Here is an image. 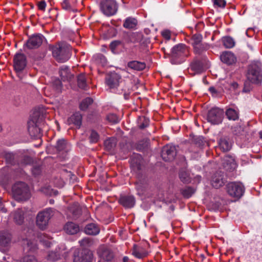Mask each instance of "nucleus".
Segmentation results:
<instances>
[{
    "label": "nucleus",
    "mask_w": 262,
    "mask_h": 262,
    "mask_svg": "<svg viewBox=\"0 0 262 262\" xmlns=\"http://www.w3.org/2000/svg\"><path fill=\"white\" fill-rule=\"evenodd\" d=\"M137 24V20L132 17L127 18L123 24V27L126 29H133L135 28Z\"/></svg>",
    "instance_id": "2f4dec72"
},
{
    "label": "nucleus",
    "mask_w": 262,
    "mask_h": 262,
    "mask_svg": "<svg viewBox=\"0 0 262 262\" xmlns=\"http://www.w3.org/2000/svg\"><path fill=\"white\" fill-rule=\"evenodd\" d=\"M209 48V45L206 43L201 42L199 45L193 47L194 52L195 54L200 55L203 52L207 50Z\"/></svg>",
    "instance_id": "c756f323"
},
{
    "label": "nucleus",
    "mask_w": 262,
    "mask_h": 262,
    "mask_svg": "<svg viewBox=\"0 0 262 262\" xmlns=\"http://www.w3.org/2000/svg\"><path fill=\"white\" fill-rule=\"evenodd\" d=\"M181 193L185 198H190L195 192V190L191 187H186L181 190Z\"/></svg>",
    "instance_id": "ea45409f"
},
{
    "label": "nucleus",
    "mask_w": 262,
    "mask_h": 262,
    "mask_svg": "<svg viewBox=\"0 0 262 262\" xmlns=\"http://www.w3.org/2000/svg\"><path fill=\"white\" fill-rule=\"evenodd\" d=\"M209 91L213 94H217V91L214 87H210L209 89Z\"/></svg>",
    "instance_id": "338daca9"
},
{
    "label": "nucleus",
    "mask_w": 262,
    "mask_h": 262,
    "mask_svg": "<svg viewBox=\"0 0 262 262\" xmlns=\"http://www.w3.org/2000/svg\"><path fill=\"white\" fill-rule=\"evenodd\" d=\"M53 57L59 62H64L71 57V46L64 42H59L55 46H50Z\"/></svg>",
    "instance_id": "7ed1b4c3"
},
{
    "label": "nucleus",
    "mask_w": 262,
    "mask_h": 262,
    "mask_svg": "<svg viewBox=\"0 0 262 262\" xmlns=\"http://www.w3.org/2000/svg\"><path fill=\"white\" fill-rule=\"evenodd\" d=\"M219 145L220 148L224 152L230 150L232 147L231 142L227 138H221L219 141Z\"/></svg>",
    "instance_id": "a878e982"
},
{
    "label": "nucleus",
    "mask_w": 262,
    "mask_h": 262,
    "mask_svg": "<svg viewBox=\"0 0 262 262\" xmlns=\"http://www.w3.org/2000/svg\"><path fill=\"white\" fill-rule=\"evenodd\" d=\"M59 74L63 81H70L73 77V74L70 72L68 67L62 66L60 68Z\"/></svg>",
    "instance_id": "412c9836"
},
{
    "label": "nucleus",
    "mask_w": 262,
    "mask_h": 262,
    "mask_svg": "<svg viewBox=\"0 0 262 262\" xmlns=\"http://www.w3.org/2000/svg\"><path fill=\"white\" fill-rule=\"evenodd\" d=\"M68 215L73 218L77 217L81 214V209L78 203L75 202L68 208Z\"/></svg>",
    "instance_id": "6ab92c4d"
},
{
    "label": "nucleus",
    "mask_w": 262,
    "mask_h": 262,
    "mask_svg": "<svg viewBox=\"0 0 262 262\" xmlns=\"http://www.w3.org/2000/svg\"><path fill=\"white\" fill-rule=\"evenodd\" d=\"M38 239L39 242L42 244L44 246L46 247H49L51 245V242L49 239L46 237L43 234H40L38 237Z\"/></svg>",
    "instance_id": "8fccbe9b"
},
{
    "label": "nucleus",
    "mask_w": 262,
    "mask_h": 262,
    "mask_svg": "<svg viewBox=\"0 0 262 262\" xmlns=\"http://www.w3.org/2000/svg\"><path fill=\"white\" fill-rule=\"evenodd\" d=\"M149 120L145 117H141L138 121L139 127L140 129H144L149 125Z\"/></svg>",
    "instance_id": "a18cd8bd"
},
{
    "label": "nucleus",
    "mask_w": 262,
    "mask_h": 262,
    "mask_svg": "<svg viewBox=\"0 0 262 262\" xmlns=\"http://www.w3.org/2000/svg\"><path fill=\"white\" fill-rule=\"evenodd\" d=\"M192 143L198 147L202 148L206 143L204 139L201 136L194 137L191 141Z\"/></svg>",
    "instance_id": "a19ab883"
},
{
    "label": "nucleus",
    "mask_w": 262,
    "mask_h": 262,
    "mask_svg": "<svg viewBox=\"0 0 262 262\" xmlns=\"http://www.w3.org/2000/svg\"><path fill=\"white\" fill-rule=\"evenodd\" d=\"M24 219V214L21 210H18L14 213V220L17 224H21L23 223Z\"/></svg>",
    "instance_id": "c03bdc74"
},
{
    "label": "nucleus",
    "mask_w": 262,
    "mask_h": 262,
    "mask_svg": "<svg viewBox=\"0 0 262 262\" xmlns=\"http://www.w3.org/2000/svg\"><path fill=\"white\" fill-rule=\"evenodd\" d=\"M221 61L228 65L232 64L236 61L235 55L230 51H225L220 56Z\"/></svg>",
    "instance_id": "f3484780"
},
{
    "label": "nucleus",
    "mask_w": 262,
    "mask_h": 262,
    "mask_svg": "<svg viewBox=\"0 0 262 262\" xmlns=\"http://www.w3.org/2000/svg\"><path fill=\"white\" fill-rule=\"evenodd\" d=\"M55 210L48 208L39 211L36 216V225L41 230L45 229L48 226L50 220L53 216Z\"/></svg>",
    "instance_id": "423d86ee"
},
{
    "label": "nucleus",
    "mask_w": 262,
    "mask_h": 262,
    "mask_svg": "<svg viewBox=\"0 0 262 262\" xmlns=\"http://www.w3.org/2000/svg\"><path fill=\"white\" fill-rule=\"evenodd\" d=\"M171 55L173 58H181L183 59L184 57H187L189 55V50L185 45L180 43L174 46L172 48Z\"/></svg>",
    "instance_id": "9b49d317"
},
{
    "label": "nucleus",
    "mask_w": 262,
    "mask_h": 262,
    "mask_svg": "<svg viewBox=\"0 0 262 262\" xmlns=\"http://www.w3.org/2000/svg\"><path fill=\"white\" fill-rule=\"evenodd\" d=\"M119 203L125 209L133 208L136 204V199L133 195H121L119 200Z\"/></svg>",
    "instance_id": "2eb2a0df"
},
{
    "label": "nucleus",
    "mask_w": 262,
    "mask_h": 262,
    "mask_svg": "<svg viewBox=\"0 0 262 262\" xmlns=\"http://www.w3.org/2000/svg\"><path fill=\"white\" fill-rule=\"evenodd\" d=\"M93 102V100L91 98L87 97L81 101L79 108L82 111H85Z\"/></svg>",
    "instance_id": "4c0bfd02"
},
{
    "label": "nucleus",
    "mask_w": 262,
    "mask_h": 262,
    "mask_svg": "<svg viewBox=\"0 0 262 262\" xmlns=\"http://www.w3.org/2000/svg\"><path fill=\"white\" fill-rule=\"evenodd\" d=\"M82 118L81 114L79 112H76L68 119L67 121L69 124H73L79 128L81 125Z\"/></svg>",
    "instance_id": "5701e85b"
},
{
    "label": "nucleus",
    "mask_w": 262,
    "mask_h": 262,
    "mask_svg": "<svg viewBox=\"0 0 262 262\" xmlns=\"http://www.w3.org/2000/svg\"><path fill=\"white\" fill-rule=\"evenodd\" d=\"M99 138L98 134L95 130H91L89 139L91 143L97 142Z\"/></svg>",
    "instance_id": "603ef678"
},
{
    "label": "nucleus",
    "mask_w": 262,
    "mask_h": 262,
    "mask_svg": "<svg viewBox=\"0 0 262 262\" xmlns=\"http://www.w3.org/2000/svg\"><path fill=\"white\" fill-rule=\"evenodd\" d=\"M127 67L134 70L142 71L145 68L146 65L143 62L134 60L128 62L127 63Z\"/></svg>",
    "instance_id": "bb28decb"
},
{
    "label": "nucleus",
    "mask_w": 262,
    "mask_h": 262,
    "mask_svg": "<svg viewBox=\"0 0 262 262\" xmlns=\"http://www.w3.org/2000/svg\"><path fill=\"white\" fill-rule=\"evenodd\" d=\"M20 262H37L35 257L33 255L25 256Z\"/></svg>",
    "instance_id": "13d9d810"
},
{
    "label": "nucleus",
    "mask_w": 262,
    "mask_h": 262,
    "mask_svg": "<svg viewBox=\"0 0 262 262\" xmlns=\"http://www.w3.org/2000/svg\"><path fill=\"white\" fill-rule=\"evenodd\" d=\"M177 155V149L175 146L166 145L164 146L161 151V157L165 161H172Z\"/></svg>",
    "instance_id": "ddd939ff"
},
{
    "label": "nucleus",
    "mask_w": 262,
    "mask_h": 262,
    "mask_svg": "<svg viewBox=\"0 0 262 262\" xmlns=\"http://www.w3.org/2000/svg\"><path fill=\"white\" fill-rule=\"evenodd\" d=\"M179 178L181 181L184 183H188L190 182L189 174L184 170H182L180 171Z\"/></svg>",
    "instance_id": "37998d69"
},
{
    "label": "nucleus",
    "mask_w": 262,
    "mask_h": 262,
    "mask_svg": "<svg viewBox=\"0 0 262 262\" xmlns=\"http://www.w3.org/2000/svg\"><path fill=\"white\" fill-rule=\"evenodd\" d=\"M68 146L67 141L63 139H59L56 143L55 147L58 151H66Z\"/></svg>",
    "instance_id": "72a5a7b5"
},
{
    "label": "nucleus",
    "mask_w": 262,
    "mask_h": 262,
    "mask_svg": "<svg viewBox=\"0 0 262 262\" xmlns=\"http://www.w3.org/2000/svg\"><path fill=\"white\" fill-rule=\"evenodd\" d=\"M64 230L67 234L73 235L79 231V227L73 222H68L64 226Z\"/></svg>",
    "instance_id": "b1692460"
},
{
    "label": "nucleus",
    "mask_w": 262,
    "mask_h": 262,
    "mask_svg": "<svg viewBox=\"0 0 262 262\" xmlns=\"http://www.w3.org/2000/svg\"><path fill=\"white\" fill-rule=\"evenodd\" d=\"M227 191L232 197L240 198L244 194L245 188L243 184L239 182H231L227 184Z\"/></svg>",
    "instance_id": "0eeeda50"
},
{
    "label": "nucleus",
    "mask_w": 262,
    "mask_h": 262,
    "mask_svg": "<svg viewBox=\"0 0 262 262\" xmlns=\"http://www.w3.org/2000/svg\"><path fill=\"white\" fill-rule=\"evenodd\" d=\"M100 8L102 12L106 16L115 14L118 10V5L114 0H103L101 2Z\"/></svg>",
    "instance_id": "6e6552de"
},
{
    "label": "nucleus",
    "mask_w": 262,
    "mask_h": 262,
    "mask_svg": "<svg viewBox=\"0 0 262 262\" xmlns=\"http://www.w3.org/2000/svg\"><path fill=\"white\" fill-rule=\"evenodd\" d=\"M61 255L59 250L51 251L48 255V259L51 261H56L60 258Z\"/></svg>",
    "instance_id": "e433bc0d"
},
{
    "label": "nucleus",
    "mask_w": 262,
    "mask_h": 262,
    "mask_svg": "<svg viewBox=\"0 0 262 262\" xmlns=\"http://www.w3.org/2000/svg\"><path fill=\"white\" fill-rule=\"evenodd\" d=\"M229 162H230V163H229V166H228V163L227 162H226V163H224V167L226 170L231 171L235 169V163L234 160L232 158H231L230 159Z\"/></svg>",
    "instance_id": "3c124183"
},
{
    "label": "nucleus",
    "mask_w": 262,
    "mask_h": 262,
    "mask_svg": "<svg viewBox=\"0 0 262 262\" xmlns=\"http://www.w3.org/2000/svg\"><path fill=\"white\" fill-rule=\"evenodd\" d=\"M120 78L119 75L116 73H114L106 77L105 82L110 88H114L118 85Z\"/></svg>",
    "instance_id": "a211bd4d"
},
{
    "label": "nucleus",
    "mask_w": 262,
    "mask_h": 262,
    "mask_svg": "<svg viewBox=\"0 0 262 262\" xmlns=\"http://www.w3.org/2000/svg\"><path fill=\"white\" fill-rule=\"evenodd\" d=\"M14 68L17 73L21 72L27 65L26 56L22 53H17L14 57Z\"/></svg>",
    "instance_id": "4468645a"
},
{
    "label": "nucleus",
    "mask_w": 262,
    "mask_h": 262,
    "mask_svg": "<svg viewBox=\"0 0 262 262\" xmlns=\"http://www.w3.org/2000/svg\"><path fill=\"white\" fill-rule=\"evenodd\" d=\"M32 174L34 176H39L41 172V168L40 166L39 165H35L33 167L32 169Z\"/></svg>",
    "instance_id": "6e6d98bb"
},
{
    "label": "nucleus",
    "mask_w": 262,
    "mask_h": 262,
    "mask_svg": "<svg viewBox=\"0 0 262 262\" xmlns=\"http://www.w3.org/2000/svg\"><path fill=\"white\" fill-rule=\"evenodd\" d=\"M213 2L214 5L221 8H224L226 4L225 0H213Z\"/></svg>",
    "instance_id": "bf43d9fd"
},
{
    "label": "nucleus",
    "mask_w": 262,
    "mask_h": 262,
    "mask_svg": "<svg viewBox=\"0 0 262 262\" xmlns=\"http://www.w3.org/2000/svg\"><path fill=\"white\" fill-rule=\"evenodd\" d=\"M105 148L108 150L113 149L117 144V139L115 138H110L104 141Z\"/></svg>",
    "instance_id": "7c9ffc66"
},
{
    "label": "nucleus",
    "mask_w": 262,
    "mask_h": 262,
    "mask_svg": "<svg viewBox=\"0 0 262 262\" xmlns=\"http://www.w3.org/2000/svg\"><path fill=\"white\" fill-rule=\"evenodd\" d=\"M250 81H246L244 83V87L243 89V92L245 93H248L251 90Z\"/></svg>",
    "instance_id": "052dcab7"
},
{
    "label": "nucleus",
    "mask_w": 262,
    "mask_h": 262,
    "mask_svg": "<svg viewBox=\"0 0 262 262\" xmlns=\"http://www.w3.org/2000/svg\"><path fill=\"white\" fill-rule=\"evenodd\" d=\"M222 41L226 48H232L235 46V41L234 39L230 36L223 37Z\"/></svg>",
    "instance_id": "f704fd0d"
},
{
    "label": "nucleus",
    "mask_w": 262,
    "mask_h": 262,
    "mask_svg": "<svg viewBox=\"0 0 262 262\" xmlns=\"http://www.w3.org/2000/svg\"><path fill=\"white\" fill-rule=\"evenodd\" d=\"M100 232L99 227L94 223L88 224L84 228V232L86 234L96 235Z\"/></svg>",
    "instance_id": "393cba45"
},
{
    "label": "nucleus",
    "mask_w": 262,
    "mask_h": 262,
    "mask_svg": "<svg viewBox=\"0 0 262 262\" xmlns=\"http://www.w3.org/2000/svg\"><path fill=\"white\" fill-rule=\"evenodd\" d=\"M99 254L103 259L107 261H111L114 257L113 251L106 248H102L99 251Z\"/></svg>",
    "instance_id": "4be33fe9"
},
{
    "label": "nucleus",
    "mask_w": 262,
    "mask_h": 262,
    "mask_svg": "<svg viewBox=\"0 0 262 262\" xmlns=\"http://www.w3.org/2000/svg\"><path fill=\"white\" fill-rule=\"evenodd\" d=\"M4 157L7 163L11 165L15 164L16 156L14 154L10 152H4Z\"/></svg>",
    "instance_id": "473e14b6"
},
{
    "label": "nucleus",
    "mask_w": 262,
    "mask_h": 262,
    "mask_svg": "<svg viewBox=\"0 0 262 262\" xmlns=\"http://www.w3.org/2000/svg\"><path fill=\"white\" fill-rule=\"evenodd\" d=\"M224 112L219 108H212L209 111L207 120L212 124H219L222 122Z\"/></svg>",
    "instance_id": "1a4fd4ad"
},
{
    "label": "nucleus",
    "mask_w": 262,
    "mask_h": 262,
    "mask_svg": "<svg viewBox=\"0 0 262 262\" xmlns=\"http://www.w3.org/2000/svg\"><path fill=\"white\" fill-rule=\"evenodd\" d=\"M33 162L32 158L28 156H24L20 161L21 165H27L31 164Z\"/></svg>",
    "instance_id": "864d4df0"
},
{
    "label": "nucleus",
    "mask_w": 262,
    "mask_h": 262,
    "mask_svg": "<svg viewBox=\"0 0 262 262\" xmlns=\"http://www.w3.org/2000/svg\"><path fill=\"white\" fill-rule=\"evenodd\" d=\"M191 69L195 73H201L204 70V64L200 60H196L191 64Z\"/></svg>",
    "instance_id": "cd10ccee"
},
{
    "label": "nucleus",
    "mask_w": 262,
    "mask_h": 262,
    "mask_svg": "<svg viewBox=\"0 0 262 262\" xmlns=\"http://www.w3.org/2000/svg\"><path fill=\"white\" fill-rule=\"evenodd\" d=\"M24 244H26V248L28 251H34L37 249L36 243L26 239L24 241Z\"/></svg>",
    "instance_id": "49530a36"
},
{
    "label": "nucleus",
    "mask_w": 262,
    "mask_h": 262,
    "mask_svg": "<svg viewBox=\"0 0 262 262\" xmlns=\"http://www.w3.org/2000/svg\"><path fill=\"white\" fill-rule=\"evenodd\" d=\"M247 78L251 83L259 84L262 81L261 64L260 62L251 63L248 68Z\"/></svg>",
    "instance_id": "20e7f679"
},
{
    "label": "nucleus",
    "mask_w": 262,
    "mask_h": 262,
    "mask_svg": "<svg viewBox=\"0 0 262 262\" xmlns=\"http://www.w3.org/2000/svg\"><path fill=\"white\" fill-rule=\"evenodd\" d=\"M162 36L167 40H169L170 38V32L169 30H166L162 32Z\"/></svg>",
    "instance_id": "e2e57ef3"
},
{
    "label": "nucleus",
    "mask_w": 262,
    "mask_h": 262,
    "mask_svg": "<svg viewBox=\"0 0 262 262\" xmlns=\"http://www.w3.org/2000/svg\"><path fill=\"white\" fill-rule=\"evenodd\" d=\"M226 115L229 120H236L238 118L237 113L232 108L228 109L226 111Z\"/></svg>",
    "instance_id": "79ce46f5"
},
{
    "label": "nucleus",
    "mask_w": 262,
    "mask_h": 262,
    "mask_svg": "<svg viewBox=\"0 0 262 262\" xmlns=\"http://www.w3.org/2000/svg\"><path fill=\"white\" fill-rule=\"evenodd\" d=\"M61 6L63 9L68 11H76L77 10L73 8L72 5L70 4L69 0H64L61 3Z\"/></svg>",
    "instance_id": "de8ad7c7"
},
{
    "label": "nucleus",
    "mask_w": 262,
    "mask_h": 262,
    "mask_svg": "<svg viewBox=\"0 0 262 262\" xmlns=\"http://www.w3.org/2000/svg\"><path fill=\"white\" fill-rule=\"evenodd\" d=\"M80 245L82 247H90L93 244V241L91 238L85 237L79 241Z\"/></svg>",
    "instance_id": "09e8293b"
},
{
    "label": "nucleus",
    "mask_w": 262,
    "mask_h": 262,
    "mask_svg": "<svg viewBox=\"0 0 262 262\" xmlns=\"http://www.w3.org/2000/svg\"><path fill=\"white\" fill-rule=\"evenodd\" d=\"M13 195L17 201H26L30 197V191L27 184L24 182H18L12 187Z\"/></svg>",
    "instance_id": "39448f33"
},
{
    "label": "nucleus",
    "mask_w": 262,
    "mask_h": 262,
    "mask_svg": "<svg viewBox=\"0 0 262 262\" xmlns=\"http://www.w3.org/2000/svg\"><path fill=\"white\" fill-rule=\"evenodd\" d=\"M107 120L113 123H117L119 121V117L114 114H108L106 117Z\"/></svg>",
    "instance_id": "5fc2aeb1"
},
{
    "label": "nucleus",
    "mask_w": 262,
    "mask_h": 262,
    "mask_svg": "<svg viewBox=\"0 0 262 262\" xmlns=\"http://www.w3.org/2000/svg\"><path fill=\"white\" fill-rule=\"evenodd\" d=\"M92 252L88 249L76 250L73 254V262H91Z\"/></svg>",
    "instance_id": "9d476101"
},
{
    "label": "nucleus",
    "mask_w": 262,
    "mask_h": 262,
    "mask_svg": "<svg viewBox=\"0 0 262 262\" xmlns=\"http://www.w3.org/2000/svg\"><path fill=\"white\" fill-rule=\"evenodd\" d=\"M130 165L134 170L140 172L143 168V159L138 154H133L130 158ZM137 180L135 182L136 189L138 194H143L148 187V180L145 174L140 172L137 174Z\"/></svg>",
    "instance_id": "f257e3e1"
},
{
    "label": "nucleus",
    "mask_w": 262,
    "mask_h": 262,
    "mask_svg": "<svg viewBox=\"0 0 262 262\" xmlns=\"http://www.w3.org/2000/svg\"><path fill=\"white\" fill-rule=\"evenodd\" d=\"M38 8L42 11H44L46 8V3L45 1H41L38 3Z\"/></svg>",
    "instance_id": "0e129e2a"
},
{
    "label": "nucleus",
    "mask_w": 262,
    "mask_h": 262,
    "mask_svg": "<svg viewBox=\"0 0 262 262\" xmlns=\"http://www.w3.org/2000/svg\"><path fill=\"white\" fill-rule=\"evenodd\" d=\"M226 181L224 173L221 171H216L213 176L211 184L213 187L218 188L222 186Z\"/></svg>",
    "instance_id": "dca6fc26"
},
{
    "label": "nucleus",
    "mask_w": 262,
    "mask_h": 262,
    "mask_svg": "<svg viewBox=\"0 0 262 262\" xmlns=\"http://www.w3.org/2000/svg\"><path fill=\"white\" fill-rule=\"evenodd\" d=\"M121 42L119 40H114L110 45V48L113 52H115L116 48L121 44Z\"/></svg>",
    "instance_id": "4d7b16f0"
},
{
    "label": "nucleus",
    "mask_w": 262,
    "mask_h": 262,
    "mask_svg": "<svg viewBox=\"0 0 262 262\" xmlns=\"http://www.w3.org/2000/svg\"><path fill=\"white\" fill-rule=\"evenodd\" d=\"M77 83L79 88L86 90L88 86L84 74H80L77 77Z\"/></svg>",
    "instance_id": "c9c22d12"
},
{
    "label": "nucleus",
    "mask_w": 262,
    "mask_h": 262,
    "mask_svg": "<svg viewBox=\"0 0 262 262\" xmlns=\"http://www.w3.org/2000/svg\"><path fill=\"white\" fill-rule=\"evenodd\" d=\"M41 191L46 195L52 194V189L50 187H45L41 188Z\"/></svg>",
    "instance_id": "680f3d73"
},
{
    "label": "nucleus",
    "mask_w": 262,
    "mask_h": 262,
    "mask_svg": "<svg viewBox=\"0 0 262 262\" xmlns=\"http://www.w3.org/2000/svg\"><path fill=\"white\" fill-rule=\"evenodd\" d=\"M129 261V258L127 256H124L123 258V262H128Z\"/></svg>",
    "instance_id": "774afa93"
},
{
    "label": "nucleus",
    "mask_w": 262,
    "mask_h": 262,
    "mask_svg": "<svg viewBox=\"0 0 262 262\" xmlns=\"http://www.w3.org/2000/svg\"><path fill=\"white\" fill-rule=\"evenodd\" d=\"M44 36L41 34H35L30 36L25 43L29 49H35L39 48L42 43Z\"/></svg>",
    "instance_id": "f8f14e48"
},
{
    "label": "nucleus",
    "mask_w": 262,
    "mask_h": 262,
    "mask_svg": "<svg viewBox=\"0 0 262 262\" xmlns=\"http://www.w3.org/2000/svg\"><path fill=\"white\" fill-rule=\"evenodd\" d=\"M202 36L200 34H195L193 35L191 38V44L194 47L202 42Z\"/></svg>",
    "instance_id": "58836bf2"
},
{
    "label": "nucleus",
    "mask_w": 262,
    "mask_h": 262,
    "mask_svg": "<svg viewBox=\"0 0 262 262\" xmlns=\"http://www.w3.org/2000/svg\"><path fill=\"white\" fill-rule=\"evenodd\" d=\"M147 252L145 249L142 247L134 245L132 254L137 258H143L147 255Z\"/></svg>",
    "instance_id": "aec40b11"
},
{
    "label": "nucleus",
    "mask_w": 262,
    "mask_h": 262,
    "mask_svg": "<svg viewBox=\"0 0 262 262\" xmlns=\"http://www.w3.org/2000/svg\"><path fill=\"white\" fill-rule=\"evenodd\" d=\"M0 211L6 212V209L4 208L3 203L2 202V199L0 198Z\"/></svg>",
    "instance_id": "69168bd1"
},
{
    "label": "nucleus",
    "mask_w": 262,
    "mask_h": 262,
    "mask_svg": "<svg viewBox=\"0 0 262 262\" xmlns=\"http://www.w3.org/2000/svg\"><path fill=\"white\" fill-rule=\"evenodd\" d=\"M45 115V111L42 108L34 110L28 122V130L31 137L39 138L41 136Z\"/></svg>",
    "instance_id": "f03ea898"
},
{
    "label": "nucleus",
    "mask_w": 262,
    "mask_h": 262,
    "mask_svg": "<svg viewBox=\"0 0 262 262\" xmlns=\"http://www.w3.org/2000/svg\"><path fill=\"white\" fill-rule=\"evenodd\" d=\"M11 237L10 233L4 232L0 234V245L7 246L11 241Z\"/></svg>",
    "instance_id": "c85d7f7f"
}]
</instances>
